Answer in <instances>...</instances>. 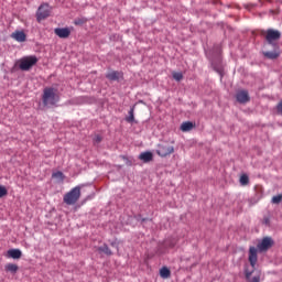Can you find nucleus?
<instances>
[{"mask_svg": "<svg viewBox=\"0 0 282 282\" xmlns=\"http://www.w3.org/2000/svg\"><path fill=\"white\" fill-rule=\"evenodd\" d=\"M61 100L57 89L53 87H45L42 95V102L44 107L56 106Z\"/></svg>", "mask_w": 282, "mask_h": 282, "instance_id": "1", "label": "nucleus"}, {"mask_svg": "<svg viewBox=\"0 0 282 282\" xmlns=\"http://www.w3.org/2000/svg\"><path fill=\"white\" fill-rule=\"evenodd\" d=\"M80 197H82V187L75 186L64 195L63 202L68 206H73L79 202Z\"/></svg>", "mask_w": 282, "mask_h": 282, "instance_id": "2", "label": "nucleus"}, {"mask_svg": "<svg viewBox=\"0 0 282 282\" xmlns=\"http://www.w3.org/2000/svg\"><path fill=\"white\" fill-rule=\"evenodd\" d=\"M39 63V58L35 55L24 56L19 61V68L22 72H29Z\"/></svg>", "mask_w": 282, "mask_h": 282, "instance_id": "3", "label": "nucleus"}, {"mask_svg": "<svg viewBox=\"0 0 282 282\" xmlns=\"http://www.w3.org/2000/svg\"><path fill=\"white\" fill-rule=\"evenodd\" d=\"M175 153V147L170 144L169 142L164 141L156 145V154L160 158H167L171 156V154Z\"/></svg>", "mask_w": 282, "mask_h": 282, "instance_id": "4", "label": "nucleus"}, {"mask_svg": "<svg viewBox=\"0 0 282 282\" xmlns=\"http://www.w3.org/2000/svg\"><path fill=\"white\" fill-rule=\"evenodd\" d=\"M262 36L265 37L268 44L273 45L274 42H278L281 39V33L278 30L268 29L267 31H262Z\"/></svg>", "mask_w": 282, "mask_h": 282, "instance_id": "5", "label": "nucleus"}, {"mask_svg": "<svg viewBox=\"0 0 282 282\" xmlns=\"http://www.w3.org/2000/svg\"><path fill=\"white\" fill-rule=\"evenodd\" d=\"M51 15V9L47 3L41 4L36 12V21L41 23L42 21L46 20Z\"/></svg>", "mask_w": 282, "mask_h": 282, "instance_id": "6", "label": "nucleus"}, {"mask_svg": "<svg viewBox=\"0 0 282 282\" xmlns=\"http://www.w3.org/2000/svg\"><path fill=\"white\" fill-rule=\"evenodd\" d=\"M236 99H237V102L240 105L248 104L250 101L248 90L246 89L238 90L236 94Z\"/></svg>", "mask_w": 282, "mask_h": 282, "instance_id": "7", "label": "nucleus"}, {"mask_svg": "<svg viewBox=\"0 0 282 282\" xmlns=\"http://www.w3.org/2000/svg\"><path fill=\"white\" fill-rule=\"evenodd\" d=\"M273 246L271 237H264L261 242L258 243V250L263 252L269 250Z\"/></svg>", "mask_w": 282, "mask_h": 282, "instance_id": "8", "label": "nucleus"}, {"mask_svg": "<svg viewBox=\"0 0 282 282\" xmlns=\"http://www.w3.org/2000/svg\"><path fill=\"white\" fill-rule=\"evenodd\" d=\"M54 33L56 36H58L59 39H68L72 34V31L69 28H56L54 30Z\"/></svg>", "mask_w": 282, "mask_h": 282, "instance_id": "9", "label": "nucleus"}, {"mask_svg": "<svg viewBox=\"0 0 282 282\" xmlns=\"http://www.w3.org/2000/svg\"><path fill=\"white\" fill-rule=\"evenodd\" d=\"M257 261H258L257 249H256V247H250L249 248V262H250L252 270H254V265H256Z\"/></svg>", "mask_w": 282, "mask_h": 282, "instance_id": "10", "label": "nucleus"}, {"mask_svg": "<svg viewBox=\"0 0 282 282\" xmlns=\"http://www.w3.org/2000/svg\"><path fill=\"white\" fill-rule=\"evenodd\" d=\"M139 160L142 161L143 163H150L154 160V154L151 151H145L140 153Z\"/></svg>", "mask_w": 282, "mask_h": 282, "instance_id": "11", "label": "nucleus"}, {"mask_svg": "<svg viewBox=\"0 0 282 282\" xmlns=\"http://www.w3.org/2000/svg\"><path fill=\"white\" fill-rule=\"evenodd\" d=\"M11 37L19 42V43H24L26 42V34L23 31H15L11 34Z\"/></svg>", "mask_w": 282, "mask_h": 282, "instance_id": "12", "label": "nucleus"}, {"mask_svg": "<svg viewBox=\"0 0 282 282\" xmlns=\"http://www.w3.org/2000/svg\"><path fill=\"white\" fill-rule=\"evenodd\" d=\"M253 270L254 269H251V270L246 269L245 270L246 280L248 282H260V275H254V276L251 278V274L253 273Z\"/></svg>", "mask_w": 282, "mask_h": 282, "instance_id": "13", "label": "nucleus"}, {"mask_svg": "<svg viewBox=\"0 0 282 282\" xmlns=\"http://www.w3.org/2000/svg\"><path fill=\"white\" fill-rule=\"evenodd\" d=\"M8 257L14 260H19L22 258V251L20 249H9Z\"/></svg>", "mask_w": 282, "mask_h": 282, "instance_id": "14", "label": "nucleus"}, {"mask_svg": "<svg viewBox=\"0 0 282 282\" xmlns=\"http://www.w3.org/2000/svg\"><path fill=\"white\" fill-rule=\"evenodd\" d=\"M121 77V73L118 72V70H112V72H109L107 75H106V78L110 82H118Z\"/></svg>", "mask_w": 282, "mask_h": 282, "instance_id": "15", "label": "nucleus"}, {"mask_svg": "<svg viewBox=\"0 0 282 282\" xmlns=\"http://www.w3.org/2000/svg\"><path fill=\"white\" fill-rule=\"evenodd\" d=\"M263 56L268 59L274 61L279 58L280 53L279 51H268V52H263Z\"/></svg>", "mask_w": 282, "mask_h": 282, "instance_id": "16", "label": "nucleus"}, {"mask_svg": "<svg viewBox=\"0 0 282 282\" xmlns=\"http://www.w3.org/2000/svg\"><path fill=\"white\" fill-rule=\"evenodd\" d=\"M4 271L15 274L19 271V265L15 263H7L4 265Z\"/></svg>", "mask_w": 282, "mask_h": 282, "instance_id": "17", "label": "nucleus"}, {"mask_svg": "<svg viewBox=\"0 0 282 282\" xmlns=\"http://www.w3.org/2000/svg\"><path fill=\"white\" fill-rule=\"evenodd\" d=\"M98 251L105 253L108 257L113 254L112 250L110 249V247L107 243H104L102 246H100L98 248Z\"/></svg>", "mask_w": 282, "mask_h": 282, "instance_id": "18", "label": "nucleus"}, {"mask_svg": "<svg viewBox=\"0 0 282 282\" xmlns=\"http://www.w3.org/2000/svg\"><path fill=\"white\" fill-rule=\"evenodd\" d=\"M160 275L162 279H169L171 278V270L167 267H162L160 269Z\"/></svg>", "mask_w": 282, "mask_h": 282, "instance_id": "19", "label": "nucleus"}, {"mask_svg": "<svg viewBox=\"0 0 282 282\" xmlns=\"http://www.w3.org/2000/svg\"><path fill=\"white\" fill-rule=\"evenodd\" d=\"M193 128H194V124H193V122H191V121H185V122H183V123L181 124V130H182L183 132H188V131H191Z\"/></svg>", "mask_w": 282, "mask_h": 282, "instance_id": "20", "label": "nucleus"}, {"mask_svg": "<svg viewBox=\"0 0 282 282\" xmlns=\"http://www.w3.org/2000/svg\"><path fill=\"white\" fill-rule=\"evenodd\" d=\"M52 177L59 180L61 182H64V180H65V175L62 171H57V172L53 173Z\"/></svg>", "mask_w": 282, "mask_h": 282, "instance_id": "21", "label": "nucleus"}, {"mask_svg": "<svg viewBox=\"0 0 282 282\" xmlns=\"http://www.w3.org/2000/svg\"><path fill=\"white\" fill-rule=\"evenodd\" d=\"M271 203L273 205H279L282 203V194H279V195H274L271 199Z\"/></svg>", "mask_w": 282, "mask_h": 282, "instance_id": "22", "label": "nucleus"}, {"mask_svg": "<svg viewBox=\"0 0 282 282\" xmlns=\"http://www.w3.org/2000/svg\"><path fill=\"white\" fill-rule=\"evenodd\" d=\"M172 76H173V79L176 82H182V79H184V75L180 72H174Z\"/></svg>", "mask_w": 282, "mask_h": 282, "instance_id": "23", "label": "nucleus"}, {"mask_svg": "<svg viewBox=\"0 0 282 282\" xmlns=\"http://www.w3.org/2000/svg\"><path fill=\"white\" fill-rule=\"evenodd\" d=\"M128 123L134 122V108H131L129 111V117L127 118Z\"/></svg>", "mask_w": 282, "mask_h": 282, "instance_id": "24", "label": "nucleus"}, {"mask_svg": "<svg viewBox=\"0 0 282 282\" xmlns=\"http://www.w3.org/2000/svg\"><path fill=\"white\" fill-rule=\"evenodd\" d=\"M240 184H241L242 186H246V185L249 184V177H248V175L242 174V175L240 176Z\"/></svg>", "mask_w": 282, "mask_h": 282, "instance_id": "25", "label": "nucleus"}, {"mask_svg": "<svg viewBox=\"0 0 282 282\" xmlns=\"http://www.w3.org/2000/svg\"><path fill=\"white\" fill-rule=\"evenodd\" d=\"M7 195H8V189L4 186L0 185V198Z\"/></svg>", "mask_w": 282, "mask_h": 282, "instance_id": "26", "label": "nucleus"}, {"mask_svg": "<svg viewBox=\"0 0 282 282\" xmlns=\"http://www.w3.org/2000/svg\"><path fill=\"white\" fill-rule=\"evenodd\" d=\"M102 142V137L100 134H96L94 138L95 144H100Z\"/></svg>", "mask_w": 282, "mask_h": 282, "instance_id": "27", "label": "nucleus"}, {"mask_svg": "<svg viewBox=\"0 0 282 282\" xmlns=\"http://www.w3.org/2000/svg\"><path fill=\"white\" fill-rule=\"evenodd\" d=\"M278 112L282 113V101L279 102V105L276 106Z\"/></svg>", "mask_w": 282, "mask_h": 282, "instance_id": "28", "label": "nucleus"}, {"mask_svg": "<svg viewBox=\"0 0 282 282\" xmlns=\"http://www.w3.org/2000/svg\"><path fill=\"white\" fill-rule=\"evenodd\" d=\"M270 14L271 15H278L279 14V10H270Z\"/></svg>", "mask_w": 282, "mask_h": 282, "instance_id": "29", "label": "nucleus"}, {"mask_svg": "<svg viewBox=\"0 0 282 282\" xmlns=\"http://www.w3.org/2000/svg\"><path fill=\"white\" fill-rule=\"evenodd\" d=\"M263 224L267 225V226H269V224H270L269 217H264V218H263Z\"/></svg>", "mask_w": 282, "mask_h": 282, "instance_id": "30", "label": "nucleus"}, {"mask_svg": "<svg viewBox=\"0 0 282 282\" xmlns=\"http://www.w3.org/2000/svg\"><path fill=\"white\" fill-rule=\"evenodd\" d=\"M83 24V21L82 20H76L75 21V25H82Z\"/></svg>", "mask_w": 282, "mask_h": 282, "instance_id": "31", "label": "nucleus"}, {"mask_svg": "<svg viewBox=\"0 0 282 282\" xmlns=\"http://www.w3.org/2000/svg\"><path fill=\"white\" fill-rule=\"evenodd\" d=\"M111 246L115 247V246H116V242H111Z\"/></svg>", "mask_w": 282, "mask_h": 282, "instance_id": "32", "label": "nucleus"}, {"mask_svg": "<svg viewBox=\"0 0 282 282\" xmlns=\"http://www.w3.org/2000/svg\"><path fill=\"white\" fill-rule=\"evenodd\" d=\"M122 159H123V160H127V156L123 155Z\"/></svg>", "mask_w": 282, "mask_h": 282, "instance_id": "33", "label": "nucleus"}]
</instances>
